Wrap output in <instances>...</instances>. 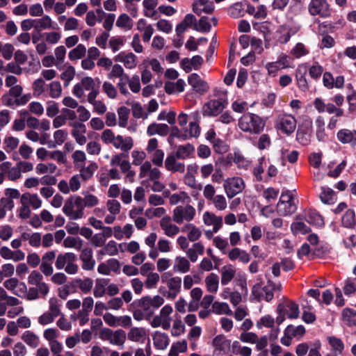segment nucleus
Wrapping results in <instances>:
<instances>
[{"mask_svg": "<svg viewBox=\"0 0 356 356\" xmlns=\"http://www.w3.org/2000/svg\"><path fill=\"white\" fill-rule=\"evenodd\" d=\"M296 124L297 121L293 115L288 113H280L274 121V127L277 131L290 136L295 131Z\"/></svg>", "mask_w": 356, "mask_h": 356, "instance_id": "nucleus-8", "label": "nucleus"}, {"mask_svg": "<svg viewBox=\"0 0 356 356\" xmlns=\"http://www.w3.org/2000/svg\"><path fill=\"white\" fill-rule=\"evenodd\" d=\"M22 339L30 347L36 348L39 346L40 338L33 332L27 330L22 335Z\"/></svg>", "mask_w": 356, "mask_h": 356, "instance_id": "nucleus-60", "label": "nucleus"}, {"mask_svg": "<svg viewBox=\"0 0 356 356\" xmlns=\"http://www.w3.org/2000/svg\"><path fill=\"white\" fill-rule=\"evenodd\" d=\"M181 232L187 234L188 241L195 242L202 236L201 229L194 224L186 223L181 227Z\"/></svg>", "mask_w": 356, "mask_h": 356, "instance_id": "nucleus-38", "label": "nucleus"}, {"mask_svg": "<svg viewBox=\"0 0 356 356\" xmlns=\"http://www.w3.org/2000/svg\"><path fill=\"white\" fill-rule=\"evenodd\" d=\"M307 66L306 64H302L298 66L296 70V80L298 87L302 91L309 90V84L306 79Z\"/></svg>", "mask_w": 356, "mask_h": 356, "instance_id": "nucleus-35", "label": "nucleus"}, {"mask_svg": "<svg viewBox=\"0 0 356 356\" xmlns=\"http://www.w3.org/2000/svg\"><path fill=\"white\" fill-rule=\"evenodd\" d=\"M195 216L196 209L189 204L177 206L172 214L173 222L177 225H181L184 222H190L195 219Z\"/></svg>", "mask_w": 356, "mask_h": 356, "instance_id": "nucleus-9", "label": "nucleus"}, {"mask_svg": "<svg viewBox=\"0 0 356 356\" xmlns=\"http://www.w3.org/2000/svg\"><path fill=\"white\" fill-rule=\"evenodd\" d=\"M327 341L331 351L335 355H341L343 354L345 349V344L341 339L335 336H329L327 337Z\"/></svg>", "mask_w": 356, "mask_h": 356, "instance_id": "nucleus-40", "label": "nucleus"}, {"mask_svg": "<svg viewBox=\"0 0 356 356\" xmlns=\"http://www.w3.org/2000/svg\"><path fill=\"white\" fill-rule=\"evenodd\" d=\"M265 125L266 122L262 118L251 113L243 114L238 122V126L241 131L251 134L261 133Z\"/></svg>", "mask_w": 356, "mask_h": 356, "instance_id": "nucleus-5", "label": "nucleus"}, {"mask_svg": "<svg viewBox=\"0 0 356 356\" xmlns=\"http://www.w3.org/2000/svg\"><path fill=\"white\" fill-rule=\"evenodd\" d=\"M82 179L78 174L73 175L67 182L65 179L60 180L58 184V188L64 193L68 194L70 192H76L79 191L81 186Z\"/></svg>", "mask_w": 356, "mask_h": 356, "instance_id": "nucleus-17", "label": "nucleus"}, {"mask_svg": "<svg viewBox=\"0 0 356 356\" xmlns=\"http://www.w3.org/2000/svg\"><path fill=\"white\" fill-rule=\"evenodd\" d=\"M162 176L161 170L153 167L149 161H145L139 168L138 177L141 179V184L154 193H160L165 188V184L160 181Z\"/></svg>", "mask_w": 356, "mask_h": 356, "instance_id": "nucleus-2", "label": "nucleus"}, {"mask_svg": "<svg viewBox=\"0 0 356 356\" xmlns=\"http://www.w3.org/2000/svg\"><path fill=\"white\" fill-rule=\"evenodd\" d=\"M204 224L208 227H212L214 232H218L223 226V218L211 211H205L202 215Z\"/></svg>", "mask_w": 356, "mask_h": 356, "instance_id": "nucleus-22", "label": "nucleus"}, {"mask_svg": "<svg viewBox=\"0 0 356 356\" xmlns=\"http://www.w3.org/2000/svg\"><path fill=\"white\" fill-rule=\"evenodd\" d=\"M115 26L124 31H128L133 29L134 21L128 14L122 13L115 22Z\"/></svg>", "mask_w": 356, "mask_h": 356, "instance_id": "nucleus-46", "label": "nucleus"}, {"mask_svg": "<svg viewBox=\"0 0 356 356\" xmlns=\"http://www.w3.org/2000/svg\"><path fill=\"white\" fill-rule=\"evenodd\" d=\"M69 124L72 127L71 135L74 139L75 142L81 146L86 144V126L83 123L79 122H70Z\"/></svg>", "mask_w": 356, "mask_h": 356, "instance_id": "nucleus-18", "label": "nucleus"}, {"mask_svg": "<svg viewBox=\"0 0 356 356\" xmlns=\"http://www.w3.org/2000/svg\"><path fill=\"white\" fill-rule=\"evenodd\" d=\"M337 139L342 144H349L352 147L356 146V130L342 129L337 134Z\"/></svg>", "mask_w": 356, "mask_h": 356, "instance_id": "nucleus-31", "label": "nucleus"}, {"mask_svg": "<svg viewBox=\"0 0 356 356\" xmlns=\"http://www.w3.org/2000/svg\"><path fill=\"white\" fill-rule=\"evenodd\" d=\"M194 152V146L188 143L178 146L175 155L178 159L184 160L192 157Z\"/></svg>", "mask_w": 356, "mask_h": 356, "instance_id": "nucleus-48", "label": "nucleus"}, {"mask_svg": "<svg viewBox=\"0 0 356 356\" xmlns=\"http://www.w3.org/2000/svg\"><path fill=\"white\" fill-rule=\"evenodd\" d=\"M166 285L168 289V297L175 298L181 291V279L180 277H172L166 280Z\"/></svg>", "mask_w": 356, "mask_h": 356, "instance_id": "nucleus-36", "label": "nucleus"}, {"mask_svg": "<svg viewBox=\"0 0 356 356\" xmlns=\"http://www.w3.org/2000/svg\"><path fill=\"white\" fill-rule=\"evenodd\" d=\"M227 257L232 261L238 260L243 264H248L250 260V255L244 250L234 247L227 252Z\"/></svg>", "mask_w": 356, "mask_h": 356, "instance_id": "nucleus-34", "label": "nucleus"}, {"mask_svg": "<svg viewBox=\"0 0 356 356\" xmlns=\"http://www.w3.org/2000/svg\"><path fill=\"white\" fill-rule=\"evenodd\" d=\"M169 133V127L166 124H158L153 122L147 128V134L149 136L158 134L165 136Z\"/></svg>", "mask_w": 356, "mask_h": 356, "instance_id": "nucleus-44", "label": "nucleus"}, {"mask_svg": "<svg viewBox=\"0 0 356 356\" xmlns=\"http://www.w3.org/2000/svg\"><path fill=\"white\" fill-rule=\"evenodd\" d=\"M120 267L119 261L116 259H109L99 264L97 272L104 275H109L111 272L118 273Z\"/></svg>", "mask_w": 356, "mask_h": 356, "instance_id": "nucleus-27", "label": "nucleus"}, {"mask_svg": "<svg viewBox=\"0 0 356 356\" xmlns=\"http://www.w3.org/2000/svg\"><path fill=\"white\" fill-rule=\"evenodd\" d=\"M164 298L161 296H154L153 297H143L139 302V306L146 314V319L152 317L154 309L159 308L164 303Z\"/></svg>", "mask_w": 356, "mask_h": 356, "instance_id": "nucleus-13", "label": "nucleus"}, {"mask_svg": "<svg viewBox=\"0 0 356 356\" xmlns=\"http://www.w3.org/2000/svg\"><path fill=\"white\" fill-rule=\"evenodd\" d=\"M223 188L227 197L232 198L243 191L245 183L241 177H228L224 181Z\"/></svg>", "mask_w": 356, "mask_h": 356, "instance_id": "nucleus-15", "label": "nucleus"}, {"mask_svg": "<svg viewBox=\"0 0 356 356\" xmlns=\"http://www.w3.org/2000/svg\"><path fill=\"white\" fill-rule=\"evenodd\" d=\"M221 284L227 285L235 277L236 270L232 266H225L221 270Z\"/></svg>", "mask_w": 356, "mask_h": 356, "instance_id": "nucleus-53", "label": "nucleus"}, {"mask_svg": "<svg viewBox=\"0 0 356 356\" xmlns=\"http://www.w3.org/2000/svg\"><path fill=\"white\" fill-rule=\"evenodd\" d=\"M207 291L211 293H216L219 287V277L216 273L209 274L204 280Z\"/></svg>", "mask_w": 356, "mask_h": 356, "instance_id": "nucleus-47", "label": "nucleus"}, {"mask_svg": "<svg viewBox=\"0 0 356 356\" xmlns=\"http://www.w3.org/2000/svg\"><path fill=\"white\" fill-rule=\"evenodd\" d=\"M307 10L310 15L321 18H327L332 13L330 5L327 0H310Z\"/></svg>", "mask_w": 356, "mask_h": 356, "instance_id": "nucleus-12", "label": "nucleus"}, {"mask_svg": "<svg viewBox=\"0 0 356 356\" xmlns=\"http://www.w3.org/2000/svg\"><path fill=\"white\" fill-rule=\"evenodd\" d=\"M76 256L73 252L60 253L56 257L55 266L58 270H65L68 275H76L79 267L76 263Z\"/></svg>", "mask_w": 356, "mask_h": 356, "instance_id": "nucleus-7", "label": "nucleus"}, {"mask_svg": "<svg viewBox=\"0 0 356 356\" xmlns=\"http://www.w3.org/2000/svg\"><path fill=\"white\" fill-rule=\"evenodd\" d=\"M212 346L214 348V353L227 354L231 350V341L227 339L225 336L219 334L213 338Z\"/></svg>", "mask_w": 356, "mask_h": 356, "instance_id": "nucleus-26", "label": "nucleus"}, {"mask_svg": "<svg viewBox=\"0 0 356 356\" xmlns=\"http://www.w3.org/2000/svg\"><path fill=\"white\" fill-rule=\"evenodd\" d=\"M297 209L292 193L289 191H283L277 204V213L281 216H288L293 213Z\"/></svg>", "mask_w": 356, "mask_h": 356, "instance_id": "nucleus-10", "label": "nucleus"}, {"mask_svg": "<svg viewBox=\"0 0 356 356\" xmlns=\"http://www.w3.org/2000/svg\"><path fill=\"white\" fill-rule=\"evenodd\" d=\"M290 54L295 58H300L309 54V48L302 42H298L291 49Z\"/></svg>", "mask_w": 356, "mask_h": 356, "instance_id": "nucleus-64", "label": "nucleus"}, {"mask_svg": "<svg viewBox=\"0 0 356 356\" xmlns=\"http://www.w3.org/2000/svg\"><path fill=\"white\" fill-rule=\"evenodd\" d=\"M99 339L107 341L114 346H122L126 341V334L122 330H113L110 328H103L99 334Z\"/></svg>", "mask_w": 356, "mask_h": 356, "instance_id": "nucleus-14", "label": "nucleus"}, {"mask_svg": "<svg viewBox=\"0 0 356 356\" xmlns=\"http://www.w3.org/2000/svg\"><path fill=\"white\" fill-rule=\"evenodd\" d=\"M3 285L7 290L19 297L26 291V285L24 282H20L16 277H10L4 281Z\"/></svg>", "mask_w": 356, "mask_h": 356, "instance_id": "nucleus-25", "label": "nucleus"}, {"mask_svg": "<svg viewBox=\"0 0 356 356\" xmlns=\"http://www.w3.org/2000/svg\"><path fill=\"white\" fill-rule=\"evenodd\" d=\"M177 159L174 154L168 155L164 161L165 168L167 171L172 173H184L186 170L185 164L177 161Z\"/></svg>", "mask_w": 356, "mask_h": 356, "instance_id": "nucleus-29", "label": "nucleus"}, {"mask_svg": "<svg viewBox=\"0 0 356 356\" xmlns=\"http://www.w3.org/2000/svg\"><path fill=\"white\" fill-rule=\"evenodd\" d=\"M106 207L108 214L104 218V222L106 224H112L116 220L117 216L120 213L121 204L117 200L112 199L107 200Z\"/></svg>", "mask_w": 356, "mask_h": 356, "instance_id": "nucleus-23", "label": "nucleus"}, {"mask_svg": "<svg viewBox=\"0 0 356 356\" xmlns=\"http://www.w3.org/2000/svg\"><path fill=\"white\" fill-rule=\"evenodd\" d=\"M147 337V330L142 327H131L127 333L128 339L133 342L143 343Z\"/></svg>", "mask_w": 356, "mask_h": 356, "instance_id": "nucleus-33", "label": "nucleus"}, {"mask_svg": "<svg viewBox=\"0 0 356 356\" xmlns=\"http://www.w3.org/2000/svg\"><path fill=\"white\" fill-rule=\"evenodd\" d=\"M158 5V0H143V15L146 17L152 18L156 15L155 8Z\"/></svg>", "mask_w": 356, "mask_h": 356, "instance_id": "nucleus-56", "label": "nucleus"}, {"mask_svg": "<svg viewBox=\"0 0 356 356\" xmlns=\"http://www.w3.org/2000/svg\"><path fill=\"white\" fill-rule=\"evenodd\" d=\"M107 279H97L93 289V296L96 298H102L106 293Z\"/></svg>", "mask_w": 356, "mask_h": 356, "instance_id": "nucleus-54", "label": "nucleus"}, {"mask_svg": "<svg viewBox=\"0 0 356 356\" xmlns=\"http://www.w3.org/2000/svg\"><path fill=\"white\" fill-rule=\"evenodd\" d=\"M213 98L205 102L202 108L204 117H216L219 115L229 104L228 91L223 88L217 87L213 90Z\"/></svg>", "mask_w": 356, "mask_h": 356, "instance_id": "nucleus-1", "label": "nucleus"}, {"mask_svg": "<svg viewBox=\"0 0 356 356\" xmlns=\"http://www.w3.org/2000/svg\"><path fill=\"white\" fill-rule=\"evenodd\" d=\"M172 222V217L169 216H163L159 221L160 228L163 234L169 238H174L180 232V228Z\"/></svg>", "mask_w": 356, "mask_h": 356, "instance_id": "nucleus-19", "label": "nucleus"}, {"mask_svg": "<svg viewBox=\"0 0 356 356\" xmlns=\"http://www.w3.org/2000/svg\"><path fill=\"white\" fill-rule=\"evenodd\" d=\"M100 138L105 145H112L115 149H120L123 152L130 151L134 145L132 137L120 134L116 135L110 129H104L101 134Z\"/></svg>", "mask_w": 356, "mask_h": 356, "instance_id": "nucleus-3", "label": "nucleus"}, {"mask_svg": "<svg viewBox=\"0 0 356 356\" xmlns=\"http://www.w3.org/2000/svg\"><path fill=\"white\" fill-rule=\"evenodd\" d=\"M78 288L83 293H88L91 291L93 286V280L90 277H85L83 279L76 278L74 280Z\"/></svg>", "mask_w": 356, "mask_h": 356, "instance_id": "nucleus-63", "label": "nucleus"}, {"mask_svg": "<svg viewBox=\"0 0 356 356\" xmlns=\"http://www.w3.org/2000/svg\"><path fill=\"white\" fill-rule=\"evenodd\" d=\"M80 177L83 181H86L92 177L95 172L98 169V165L95 162H90L87 166L79 167Z\"/></svg>", "mask_w": 356, "mask_h": 356, "instance_id": "nucleus-49", "label": "nucleus"}, {"mask_svg": "<svg viewBox=\"0 0 356 356\" xmlns=\"http://www.w3.org/2000/svg\"><path fill=\"white\" fill-rule=\"evenodd\" d=\"M67 136L68 133L66 129L56 130L53 134L54 140H51V143L49 144V147L54 148L56 147L57 145H63L64 142L67 140Z\"/></svg>", "mask_w": 356, "mask_h": 356, "instance_id": "nucleus-51", "label": "nucleus"}, {"mask_svg": "<svg viewBox=\"0 0 356 356\" xmlns=\"http://www.w3.org/2000/svg\"><path fill=\"white\" fill-rule=\"evenodd\" d=\"M35 19V30L42 31L54 29L55 22L49 15H42Z\"/></svg>", "mask_w": 356, "mask_h": 356, "instance_id": "nucleus-50", "label": "nucleus"}, {"mask_svg": "<svg viewBox=\"0 0 356 356\" xmlns=\"http://www.w3.org/2000/svg\"><path fill=\"white\" fill-rule=\"evenodd\" d=\"M98 95H90L88 101L89 104L92 106L93 111L99 115H103L106 112V106L102 100H97L96 98Z\"/></svg>", "mask_w": 356, "mask_h": 356, "instance_id": "nucleus-58", "label": "nucleus"}, {"mask_svg": "<svg viewBox=\"0 0 356 356\" xmlns=\"http://www.w3.org/2000/svg\"><path fill=\"white\" fill-rule=\"evenodd\" d=\"M152 339L154 347L158 350H165L170 343L168 334L159 331L154 333Z\"/></svg>", "mask_w": 356, "mask_h": 356, "instance_id": "nucleus-41", "label": "nucleus"}, {"mask_svg": "<svg viewBox=\"0 0 356 356\" xmlns=\"http://www.w3.org/2000/svg\"><path fill=\"white\" fill-rule=\"evenodd\" d=\"M303 218L309 224L322 227L324 225V221L321 216L315 210L307 209L303 213Z\"/></svg>", "mask_w": 356, "mask_h": 356, "instance_id": "nucleus-43", "label": "nucleus"}, {"mask_svg": "<svg viewBox=\"0 0 356 356\" xmlns=\"http://www.w3.org/2000/svg\"><path fill=\"white\" fill-rule=\"evenodd\" d=\"M321 201L325 204H332L336 200V195L332 189L328 187H322L319 195Z\"/></svg>", "mask_w": 356, "mask_h": 356, "instance_id": "nucleus-61", "label": "nucleus"}, {"mask_svg": "<svg viewBox=\"0 0 356 356\" xmlns=\"http://www.w3.org/2000/svg\"><path fill=\"white\" fill-rule=\"evenodd\" d=\"M183 181L185 185L192 189L197 190V191L202 189V185L197 183L195 176L192 172H187L183 177Z\"/></svg>", "mask_w": 356, "mask_h": 356, "instance_id": "nucleus-62", "label": "nucleus"}, {"mask_svg": "<svg viewBox=\"0 0 356 356\" xmlns=\"http://www.w3.org/2000/svg\"><path fill=\"white\" fill-rule=\"evenodd\" d=\"M0 256L5 260H12L15 262L23 261L25 253L21 250H12L7 246L0 248Z\"/></svg>", "mask_w": 356, "mask_h": 356, "instance_id": "nucleus-30", "label": "nucleus"}, {"mask_svg": "<svg viewBox=\"0 0 356 356\" xmlns=\"http://www.w3.org/2000/svg\"><path fill=\"white\" fill-rule=\"evenodd\" d=\"M188 82L193 90L201 95L207 92L209 89L208 83L202 79L196 73H193L188 76Z\"/></svg>", "mask_w": 356, "mask_h": 356, "instance_id": "nucleus-21", "label": "nucleus"}, {"mask_svg": "<svg viewBox=\"0 0 356 356\" xmlns=\"http://www.w3.org/2000/svg\"><path fill=\"white\" fill-rule=\"evenodd\" d=\"M100 81L99 78L93 79L91 76H84L79 82L76 83L72 88V94L79 99L86 97V92H88L87 100L90 99V95L95 94L98 95L99 93Z\"/></svg>", "mask_w": 356, "mask_h": 356, "instance_id": "nucleus-4", "label": "nucleus"}, {"mask_svg": "<svg viewBox=\"0 0 356 356\" xmlns=\"http://www.w3.org/2000/svg\"><path fill=\"white\" fill-rule=\"evenodd\" d=\"M188 257L177 256L173 262V271L177 273L184 274L190 271L191 264Z\"/></svg>", "mask_w": 356, "mask_h": 356, "instance_id": "nucleus-37", "label": "nucleus"}, {"mask_svg": "<svg viewBox=\"0 0 356 356\" xmlns=\"http://www.w3.org/2000/svg\"><path fill=\"white\" fill-rule=\"evenodd\" d=\"M185 81L183 79H178L176 82L166 81L164 85L165 92L168 95L181 92L185 88Z\"/></svg>", "mask_w": 356, "mask_h": 356, "instance_id": "nucleus-45", "label": "nucleus"}, {"mask_svg": "<svg viewBox=\"0 0 356 356\" xmlns=\"http://www.w3.org/2000/svg\"><path fill=\"white\" fill-rule=\"evenodd\" d=\"M212 312L218 315H232V311L227 302L216 301L212 305Z\"/></svg>", "mask_w": 356, "mask_h": 356, "instance_id": "nucleus-57", "label": "nucleus"}, {"mask_svg": "<svg viewBox=\"0 0 356 356\" xmlns=\"http://www.w3.org/2000/svg\"><path fill=\"white\" fill-rule=\"evenodd\" d=\"M81 202V196H72L66 200L62 211L70 220L81 219L84 217V209Z\"/></svg>", "mask_w": 356, "mask_h": 356, "instance_id": "nucleus-6", "label": "nucleus"}, {"mask_svg": "<svg viewBox=\"0 0 356 356\" xmlns=\"http://www.w3.org/2000/svg\"><path fill=\"white\" fill-rule=\"evenodd\" d=\"M291 67H293L291 60L286 54H281L277 60L268 62L265 65L267 74L270 77H275L280 70Z\"/></svg>", "mask_w": 356, "mask_h": 356, "instance_id": "nucleus-11", "label": "nucleus"}, {"mask_svg": "<svg viewBox=\"0 0 356 356\" xmlns=\"http://www.w3.org/2000/svg\"><path fill=\"white\" fill-rule=\"evenodd\" d=\"M115 60L123 63L124 66L129 70L136 68L138 65V58L132 52L122 51L115 57Z\"/></svg>", "mask_w": 356, "mask_h": 356, "instance_id": "nucleus-28", "label": "nucleus"}, {"mask_svg": "<svg viewBox=\"0 0 356 356\" xmlns=\"http://www.w3.org/2000/svg\"><path fill=\"white\" fill-rule=\"evenodd\" d=\"M282 309L284 314L286 315L290 319H296L299 316L298 305L293 302H290L285 306H282Z\"/></svg>", "mask_w": 356, "mask_h": 356, "instance_id": "nucleus-55", "label": "nucleus"}, {"mask_svg": "<svg viewBox=\"0 0 356 356\" xmlns=\"http://www.w3.org/2000/svg\"><path fill=\"white\" fill-rule=\"evenodd\" d=\"M213 10V3L209 0H197L193 3V11L197 15L211 14Z\"/></svg>", "mask_w": 356, "mask_h": 356, "instance_id": "nucleus-32", "label": "nucleus"}, {"mask_svg": "<svg viewBox=\"0 0 356 356\" xmlns=\"http://www.w3.org/2000/svg\"><path fill=\"white\" fill-rule=\"evenodd\" d=\"M118 254V244L114 241H109L104 245V248L97 252V255L114 256Z\"/></svg>", "mask_w": 356, "mask_h": 356, "instance_id": "nucleus-59", "label": "nucleus"}, {"mask_svg": "<svg viewBox=\"0 0 356 356\" xmlns=\"http://www.w3.org/2000/svg\"><path fill=\"white\" fill-rule=\"evenodd\" d=\"M56 259V251L50 250L45 252L41 258L40 270L45 276L51 275L54 273L52 264Z\"/></svg>", "mask_w": 356, "mask_h": 356, "instance_id": "nucleus-20", "label": "nucleus"}, {"mask_svg": "<svg viewBox=\"0 0 356 356\" xmlns=\"http://www.w3.org/2000/svg\"><path fill=\"white\" fill-rule=\"evenodd\" d=\"M81 261V268L86 271L92 270L95 266V260L93 257V252L90 248H83L79 255Z\"/></svg>", "mask_w": 356, "mask_h": 356, "instance_id": "nucleus-24", "label": "nucleus"}, {"mask_svg": "<svg viewBox=\"0 0 356 356\" xmlns=\"http://www.w3.org/2000/svg\"><path fill=\"white\" fill-rule=\"evenodd\" d=\"M173 309L171 305H166L160 310L159 315L154 316L150 322L153 327H162L164 330H168L170 327L171 318L170 314Z\"/></svg>", "mask_w": 356, "mask_h": 356, "instance_id": "nucleus-16", "label": "nucleus"}, {"mask_svg": "<svg viewBox=\"0 0 356 356\" xmlns=\"http://www.w3.org/2000/svg\"><path fill=\"white\" fill-rule=\"evenodd\" d=\"M204 252V246L201 242H195L192 246L186 250V254L191 262H195L199 256H202Z\"/></svg>", "mask_w": 356, "mask_h": 356, "instance_id": "nucleus-39", "label": "nucleus"}, {"mask_svg": "<svg viewBox=\"0 0 356 356\" xmlns=\"http://www.w3.org/2000/svg\"><path fill=\"white\" fill-rule=\"evenodd\" d=\"M324 118L319 115L315 120L316 136L319 141H325L327 138V134L325 129Z\"/></svg>", "mask_w": 356, "mask_h": 356, "instance_id": "nucleus-52", "label": "nucleus"}, {"mask_svg": "<svg viewBox=\"0 0 356 356\" xmlns=\"http://www.w3.org/2000/svg\"><path fill=\"white\" fill-rule=\"evenodd\" d=\"M20 203H26L31 206L33 209H38L42 207V202L38 194L25 193L21 196Z\"/></svg>", "mask_w": 356, "mask_h": 356, "instance_id": "nucleus-42", "label": "nucleus"}]
</instances>
